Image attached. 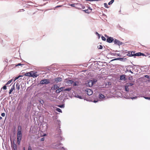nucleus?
Returning a JSON list of instances; mask_svg holds the SVG:
<instances>
[{
    "label": "nucleus",
    "instance_id": "obj_1",
    "mask_svg": "<svg viewBox=\"0 0 150 150\" xmlns=\"http://www.w3.org/2000/svg\"><path fill=\"white\" fill-rule=\"evenodd\" d=\"M97 80L96 79H93L89 80L88 83V86L89 87L92 86L94 84L96 83Z\"/></svg>",
    "mask_w": 150,
    "mask_h": 150
},
{
    "label": "nucleus",
    "instance_id": "obj_2",
    "mask_svg": "<svg viewBox=\"0 0 150 150\" xmlns=\"http://www.w3.org/2000/svg\"><path fill=\"white\" fill-rule=\"evenodd\" d=\"M22 137V133L20 132H18L17 135V141L18 144L20 143L21 141Z\"/></svg>",
    "mask_w": 150,
    "mask_h": 150
},
{
    "label": "nucleus",
    "instance_id": "obj_3",
    "mask_svg": "<svg viewBox=\"0 0 150 150\" xmlns=\"http://www.w3.org/2000/svg\"><path fill=\"white\" fill-rule=\"evenodd\" d=\"M50 83V81L48 79H44L41 80L40 82V84L42 85L48 84Z\"/></svg>",
    "mask_w": 150,
    "mask_h": 150
},
{
    "label": "nucleus",
    "instance_id": "obj_4",
    "mask_svg": "<svg viewBox=\"0 0 150 150\" xmlns=\"http://www.w3.org/2000/svg\"><path fill=\"white\" fill-rule=\"evenodd\" d=\"M30 76L33 78L36 77L38 75L37 74V72H34V71H32L30 72Z\"/></svg>",
    "mask_w": 150,
    "mask_h": 150
},
{
    "label": "nucleus",
    "instance_id": "obj_5",
    "mask_svg": "<svg viewBox=\"0 0 150 150\" xmlns=\"http://www.w3.org/2000/svg\"><path fill=\"white\" fill-rule=\"evenodd\" d=\"M105 36L108 38L107 39V41L109 43H111L114 40V39L112 37H109L106 35H105Z\"/></svg>",
    "mask_w": 150,
    "mask_h": 150
},
{
    "label": "nucleus",
    "instance_id": "obj_6",
    "mask_svg": "<svg viewBox=\"0 0 150 150\" xmlns=\"http://www.w3.org/2000/svg\"><path fill=\"white\" fill-rule=\"evenodd\" d=\"M64 87H61L59 88H58L56 91V93H59L60 92L63 91V89H64Z\"/></svg>",
    "mask_w": 150,
    "mask_h": 150
},
{
    "label": "nucleus",
    "instance_id": "obj_7",
    "mask_svg": "<svg viewBox=\"0 0 150 150\" xmlns=\"http://www.w3.org/2000/svg\"><path fill=\"white\" fill-rule=\"evenodd\" d=\"M114 42V44H117L119 45H121L122 44V42H120L119 41L115 39V40H113Z\"/></svg>",
    "mask_w": 150,
    "mask_h": 150
},
{
    "label": "nucleus",
    "instance_id": "obj_8",
    "mask_svg": "<svg viewBox=\"0 0 150 150\" xmlns=\"http://www.w3.org/2000/svg\"><path fill=\"white\" fill-rule=\"evenodd\" d=\"M93 93V91L91 89H88L86 91L87 94L89 96L92 95Z\"/></svg>",
    "mask_w": 150,
    "mask_h": 150
},
{
    "label": "nucleus",
    "instance_id": "obj_9",
    "mask_svg": "<svg viewBox=\"0 0 150 150\" xmlns=\"http://www.w3.org/2000/svg\"><path fill=\"white\" fill-rule=\"evenodd\" d=\"M11 147L13 150H16V145L14 144H12Z\"/></svg>",
    "mask_w": 150,
    "mask_h": 150
},
{
    "label": "nucleus",
    "instance_id": "obj_10",
    "mask_svg": "<svg viewBox=\"0 0 150 150\" xmlns=\"http://www.w3.org/2000/svg\"><path fill=\"white\" fill-rule=\"evenodd\" d=\"M59 88V87L57 85L55 84L52 87V90H55L56 89H57Z\"/></svg>",
    "mask_w": 150,
    "mask_h": 150
},
{
    "label": "nucleus",
    "instance_id": "obj_11",
    "mask_svg": "<svg viewBox=\"0 0 150 150\" xmlns=\"http://www.w3.org/2000/svg\"><path fill=\"white\" fill-rule=\"evenodd\" d=\"M15 89V86L14 84L12 87H11V89H10L9 91V94H11L12 92Z\"/></svg>",
    "mask_w": 150,
    "mask_h": 150
},
{
    "label": "nucleus",
    "instance_id": "obj_12",
    "mask_svg": "<svg viewBox=\"0 0 150 150\" xmlns=\"http://www.w3.org/2000/svg\"><path fill=\"white\" fill-rule=\"evenodd\" d=\"M62 80V79L61 77L57 78L55 79V81L57 82H58L59 81H61Z\"/></svg>",
    "mask_w": 150,
    "mask_h": 150
},
{
    "label": "nucleus",
    "instance_id": "obj_13",
    "mask_svg": "<svg viewBox=\"0 0 150 150\" xmlns=\"http://www.w3.org/2000/svg\"><path fill=\"white\" fill-rule=\"evenodd\" d=\"M66 83L68 84H72L74 83V81L71 80H67L66 81Z\"/></svg>",
    "mask_w": 150,
    "mask_h": 150
},
{
    "label": "nucleus",
    "instance_id": "obj_14",
    "mask_svg": "<svg viewBox=\"0 0 150 150\" xmlns=\"http://www.w3.org/2000/svg\"><path fill=\"white\" fill-rule=\"evenodd\" d=\"M120 79L121 80H125V75H123L120 76Z\"/></svg>",
    "mask_w": 150,
    "mask_h": 150
},
{
    "label": "nucleus",
    "instance_id": "obj_15",
    "mask_svg": "<svg viewBox=\"0 0 150 150\" xmlns=\"http://www.w3.org/2000/svg\"><path fill=\"white\" fill-rule=\"evenodd\" d=\"M91 10H83V11L85 13L88 14L91 12Z\"/></svg>",
    "mask_w": 150,
    "mask_h": 150
},
{
    "label": "nucleus",
    "instance_id": "obj_16",
    "mask_svg": "<svg viewBox=\"0 0 150 150\" xmlns=\"http://www.w3.org/2000/svg\"><path fill=\"white\" fill-rule=\"evenodd\" d=\"M99 98L100 99H103L105 97L104 95L102 94H100L99 96Z\"/></svg>",
    "mask_w": 150,
    "mask_h": 150
},
{
    "label": "nucleus",
    "instance_id": "obj_17",
    "mask_svg": "<svg viewBox=\"0 0 150 150\" xmlns=\"http://www.w3.org/2000/svg\"><path fill=\"white\" fill-rule=\"evenodd\" d=\"M21 126H18V132H21Z\"/></svg>",
    "mask_w": 150,
    "mask_h": 150
},
{
    "label": "nucleus",
    "instance_id": "obj_18",
    "mask_svg": "<svg viewBox=\"0 0 150 150\" xmlns=\"http://www.w3.org/2000/svg\"><path fill=\"white\" fill-rule=\"evenodd\" d=\"M123 59L122 58H118L116 59H115L112 60H120L121 61L123 60Z\"/></svg>",
    "mask_w": 150,
    "mask_h": 150
},
{
    "label": "nucleus",
    "instance_id": "obj_19",
    "mask_svg": "<svg viewBox=\"0 0 150 150\" xmlns=\"http://www.w3.org/2000/svg\"><path fill=\"white\" fill-rule=\"evenodd\" d=\"M128 87H129L127 85L125 86V90L126 91H129Z\"/></svg>",
    "mask_w": 150,
    "mask_h": 150
},
{
    "label": "nucleus",
    "instance_id": "obj_20",
    "mask_svg": "<svg viewBox=\"0 0 150 150\" xmlns=\"http://www.w3.org/2000/svg\"><path fill=\"white\" fill-rule=\"evenodd\" d=\"M142 53L140 52L136 53L135 54V56H140L142 55Z\"/></svg>",
    "mask_w": 150,
    "mask_h": 150
},
{
    "label": "nucleus",
    "instance_id": "obj_21",
    "mask_svg": "<svg viewBox=\"0 0 150 150\" xmlns=\"http://www.w3.org/2000/svg\"><path fill=\"white\" fill-rule=\"evenodd\" d=\"M16 88L18 90L20 89V85L18 83H17L16 84Z\"/></svg>",
    "mask_w": 150,
    "mask_h": 150
},
{
    "label": "nucleus",
    "instance_id": "obj_22",
    "mask_svg": "<svg viewBox=\"0 0 150 150\" xmlns=\"http://www.w3.org/2000/svg\"><path fill=\"white\" fill-rule=\"evenodd\" d=\"M77 5V4H69V5L71 6L72 7H75L76 8V6Z\"/></svg>",
    "mask_w": 150,
    "mask_h": 150
},
{
    "label": "nucleus",
    "instance_id": "obj_23",
    "mask_svg": "<svg viewBox=\"0 0 150 150\" xmlns=\"http://www.w3.org/2000/svg\"><path fill=\"white\" fill-rule=\"evenodd\" d=\"M75 97H76V98H79L81 99H82V97L81 96H79L78 95H75Z\"/></svg>",
    "mask_w": 150,
    "mask_h": 150
},
{
    "label": "nucleus",
    "instance_id": "obj_24",
    "mask_svg": "<svg viewBox=\"0 0 150 150\" xmlns=\"http://www.w3.org/2000/svg\"><path fill=\"white\" fill-rule=\"evenodd\" d=\"M57 131L59 133V134H61V129L59 128H57Z\"/></svg>",
    "mask_w": 150,
    "mask_h": 150
},
{
    "label": "nucleus",
    "instance_id": "obj_25",
    "mask_svg": "<svg viewBox=\"0 0 150 150\" xmlns=\"http://www.w3.org/2000/svg\"><path fill=\"white\" fill-rule=\"evenodd\" d=\"M13 80V79H11V80L9 81L6 84V85H8L9 84H10L12 81Z\"/></svg>",
    "mask_w": 150,
    "mask_h": 150
},
{
    "label": "nucleus",
    "instance_id": "obj_26",
    "mask_svg": "<svg viewBox=\"0 0 150 150\" xmlns=\"http://www.w3.org/2000/svg\"><path fill=\"white\" fill-rule=\"evenodd\" d=\"M25 75L26 76H30V72L26 73L25 74Z\"/></svg>",
    "mask_w": 150,
    "mask_h": 150
},
{
    "label": "nucleus",
    "instance_id": "obj_27",
    "mask_svg": "<svg viewBox=\"0 0 150 150\" xmlns=\"http://www.w3.org/2000/svg\"><path fill=\"white\" fill-rule=\"evenodd\" d=\"M71 89V88H67L65 89L64 91H69Z\"/></svg>",
    "mask_w": 150,
    "mask_h": 150
},
{
    "label": "nucleus",
    "instance_id": "obj_28",
    "mask_svg": "<svg viewBox=\"0 0 150 150\" xmlns=\"http://www.w3.org/2000/svg\"><path fill=\"white\" fill-rule=\"evenodd\" d=\"M56 110L59 112H62L61 110L59 108H57L56 109Z\"/></svg>",
    "mask_w": 150,
    "mask_h": 150
},
{
    "label": "nucleus",
    "instance_id": "obj_29",
    "mask_svg": "<svg viewBox=\"0 0 150 150\" xmlns=\"http://www.w3.org/2000/svg\"><path fill=\"white\" fill-rule=\"evenodd\" d=\"M114 0H111L110 2L108 3V5H110L112 4V3L114 2Z\"/></svg>",
    "mask_w": 150,
    "mask_h": 150
},
{
    "label": "nucleus",
    "instance_id": "obj_30",
    "mask_svg": "<svg viewBox=\"0 0 150 150\" xmlns=\"http://www.w3.org/2000/svg\"><path fill=\"white\" fill-rule=\"evenodd\" d=\"M98 48L99 49H101L103 48V46L101 45H100L99 46H98Z\"/></svg>",
    "mask_w": 150,
    "mask_h": 150
},
{
    "label": "nucleus",
    "instance_id": "obj_31",
    "mask_svg": "<svg viewBox=\"0 0 150 150\" xmlns=\"http://www.w3.org/2000/svg\"><path fill=\"white\" fill-rule=\"evenodd\" d=\"M128 87L129 86H131L132 85H133V83H127V85Z\"/></svg>",
    "mask_w": 150,
    "mask_h": 150
},
{
    "label": "nucleus",
    "instance_id": "obj_32",
    "mask_svg": "<svg viewBox=\"0 0 150 150\" xmlns=\"http://www.w3.org/2000/svg\"><path fill=\"white\" fill-rule=\"evenodd\" d=\"M131 56H135V54L134 52H131Z\"/></svg>",
    "mask_w": 150,
    "mask_h": 150
},
{
    "label": "nucleus",
    "instance_id": "obj_33",
    "mask_svg": "<svg viewBox=\"0 0 150 150\" xmlns=\"http://www.w3.org/2000/svg\"><path fill=\"white\" fill-rule=\"evenodd\" d=\"M104 5H105V6L107 8H109V7L108 6L107 4L106 3H105L104 4Z\"/></svg>",
    "mask_w": 150,
    "mask_h": 150
},
{
    "label": "nucleus",
    "instance_id": "obj_34",
    "mask_svg": "<svg viewBox=\"0 0 150 150\" xmlns=\"http://www.w3.org/2000/svg\"><path fill=\"white\" fill-rule=\"evenodd\" d=\"M96 34L98 35V38H99L100 37V35L99 34H98L97 32H96Z\"/></svg>",
    "mask_w": 150,
    "mask_h": 150
},
{
    "label": "nucleus",
    "instance_id": "obj_35",
    "mask_svg": "<svg viewBox=\"0 0 150 150\" xmlns=\"http://www.w3.org/2000/svg\"><path fill=\"white\" fill-rule=\"evenodd\" d=\"M101 38L102 40L103 41H105L106 40L105 38L103 36H102Z\"/></svg>",
    "mask_w": 150,
    "mask_h": 150
},
{
    "label": "nucleus",
    "instance_id": "obj_36",
    "mask_svg": "<svg viewBox=\"0 0 150 150\" xmlns=\"http://www.w3.org/2000/svg\"><path fill=\"white\" fill-rule=\"evenodd\" d=\"M130 98L133 100V99H136L137 98V97H136V96L133 97H131Z\"/></svg>",
    "mask_w": 150,
    "mask_h": 150
},
{
    "label": "nucleus",
    "instance_id": "obj_37",
    "mask_svg": "<svg viewBox=\"0 0 150 150\" xmlns=\"http://www.w3.org/2000/svg\"><path fill=\"white\" fill-rule=\"evenodd\" d=\"M29 11H29L28 12V13H30V14H32L31 13H32L33 14H34V13H33V12H32L33 10H29Z\"/></svg>",
    "mask_w": 150,
    "mask_h": 150
},
{
    "label": "nucleus",
    "instance_id": "obj_38",
    "mask_svg": "<svg viewBox=\"0 0 150 150\" xmlns=\"http://www.w3.org/2000/svg\"><path fill=\"white\" fill-rule=\"evenodd\" d=\"M60 145L57 146H55V147L57 148H60L61 146H60Z\"/></svg>",
    "mask_w": 150,
    "mask_h": 150
},
{
    "label": "nucleus",
    "instance_id": "obj_39",
    "mask_svg": "<svg viewBox=\"0 0 150 150\" xmlns=\"http://www.w3.org/2000/svg\"><path fill=\"white\" fill-rule=\"evenodd\" d=\"M77 82H75L74 83V84H73V86H77Z\"/></svg>",
    "mask_w": 150,
    "mask_h": 150
},
{
    "label": "nucleus",
    "instance_id": "obj_40",
    "mask_svg": "<svg viewBox=\"0 0 150 150\" xmlns=\"http://www.w3.org/2000/svg\"><path fill=\"white\" fill-rule=\"evenodd\" d=\"M28 150H32V148H31V147L30 146H28Z\"/></svg>",
    "mask_w": 150,
    "mask_h": 150
},
{
    "label": "nucleus",
    "instance_id": "obj_41",
    "mask_svg": "<svg viewBox=\"0 0 150 150\" xmlns=\"http://www.w3.org/2000/svg\"><path fill=\"white\" fill-rule=\"evenodd\" d=\"M59 107H60L61 108H63L64 107V105H59L58 106Z\"/></svg>",
    "mask_w": 150,
    "mask_h": 150
},
{
    "label": "nucleus",
    "instance_id": "obj_42",
    "mask_svg": "<svg viewBox=\"0 0 150 150\" xmlns=\"http://www.w3.org/2000/svg\"><path fill=\"white\" fill-rule=\"evenodd\" d=\"M40 103L42 104H43L44 103V101L43 100H41L40 101Z\"/></svg>",
    "mask_w": 150,
    "mask_h": 150
},
{
    "label": "nucleus",
    "instance_id": "obj_43",
    "mask_svg": "<svg viewBox=\"0 0 150 150\" xmlns=\"http://www.w3.org/2000/svg\"><path fill=\"white\" fill-rule=\"evenodd\" d=\"M3 88L4 89V90H6L7 88H6V85L4 86L3 87Z\"/></svg>",
    "mask_w": 150,
    "mask_h": 150
},
{
    "label": "nucleus",
    "instance_id": "obj_44",
    "mask_svg": "<svg viewBox=\"0 0 150 150\" xmlns=\"http://www.w3.org/2000/svg\"><path fill=\"white\" fill-rule=\"evenodd\" d=\"M1 115L2 117H4L5 116V113H2L1 114Z\"/></svg>",
    "mask_w": 150,
    "mask_h": 150
},
{
    "label": "nucleus",
    "instance_id": "obj_45",
    "mask_svg": "<svg viewBox=\"0 0 150 150\" xmlns=\"http://www.w3.org/2000/svg\"><path fill=\"white\" fill-rule=\"evenodd\" d=\"M144 98L147 99H149V100H150V98L148 97H144Z\"/></svg>",
    "mask_w": 150,
    "mask_h": 150
},
{
    "label": "nucleus",
    "instance_id": "obj_46",
    "mask_svg": "<svg viewBox=\"0 0 150 150\" xmlns=\"http://www.w3.org/2000/svg\"><path fill=\"white\" fill-rule=\"evenodd\" d=\"M19 78V77H16L15 79H14V81H15L16 80H17V79H18Z\"/></svg>",
    "mask_w": 150,
    "mask_h": 150
},
{
    "label": "nucleus",
    "instance_id": "obj_47",
    "mask_svg": "<svg viewBox=\"0 0 150 150\" xmlns=\"http://www.w3.org/2000/svg\"><path fill=\"white\" fill-rule=\"evenodd\" d=\"M86 6H87L88 7V9H89V10L92 9L90 7L88 6L87 5Z\"/></svg>",
    "mask_w": 150,
    "mask_h": 150
},
{
    "label": "nucleus",
    "instance_id": "obj_48",
    "mask_svg": "<svg viewBox=\"0 0 150 150\" xmlns=\"http://www.w3.org/2000/svg\"><path fill=\"white\" fill-rule=\"evenodd\" d=\"M44 140V138H42L41 139H40V141H43Z\"/></svg>",
    "mask_w": 150,
    "mask_h": 150
},
{
    "label": "nucleus",
    "instance_id": "obj_49",
    "mask_svg": "<svg viewBox=\"0 0 150 150\" xmlns=\"http://www.w3.org/2000/svg\"><path fill=\"white\" fill-rule=\"evenodd\" d=\"M57 121H58V122H58V125H59V127L60 128V127H59V126H60V121H58V120Z\"/></svg>",
    "mask_w": 150,
    "mask_h": 150
},
{
    "label": "nucleus",
    "instance_id": "obj_50",
    "mask_svg": "<svg viewBox=\"0 0 150 150\" xmlns=\"http://www.w3.org/2000/svg\"><path fill=\"white\" fill-rule=\"evenodd\" d=\"M22 64H21V63H19L16 66H21V65H22Z\"/></svg>",
    "mask_w": 150,
    "mask_h": 150
},
{
    "label": "nucleus",
    "instance_id": "obj_51",
    "mask_svg": "<svg viewBox=\"0 0 150 150\" xmlns=\"http://www.w3.org/2000/svg\"><path fill=\"white\" fill-rule=\"evenodd\" d=\"M145 77H146V78H148L149 76L148 75H146V76H145Z\"/></svg>",
    "mask_w": 150,
    "mask_h": 150
},
{
    "label": "nucleus",
    "instance_id": "obj_52",
    "mask_svg": "<svg viewBox=\"0 0 150 150\" xmlns=\"http://www.w3.org/2000/svg\"><path fill=\"white\" fill-rule=\"evenodd\" d=\"M117 56H121L120 54H117Z\"/></svg>",
    "mask_w": 150,
    "mask_h": 150
},
{
    "label": "nucleus",
    "instance_id": "obj_53",
    "mask_svg": "<svg viewBox=\"0 0 150 150\" xmlns=\"http://www.w3.org/2000/svg\"><path fill=\"white\" fill-rule=\"evenodd\" d=\"M129 71L130 72H131V73H132V74H133V72L132 71L130 70Z\"/></svg>",
    "mask_w": 150,
    "mask_h": 150
},
{
    "label": "nucleus",
    "instance_id": "obj_54",
    "mask_svg": "<svg viewBox=\"0 0 150 150\" xmlns=\"http://www.w3.org/2000/svg\"><path fill=\"white\" fill-rule=\"evenodd\" d=\"M61 6H56V8L58 7Z\"/></svg>",
    "mask_w": 150,
    "mask_h": 150
},
{
    "label": "nucleus",
    "instance_id": "obj_55",
    "mask_svg": "<svg viewBox=\"0 0 150 150\" xmlns=\"http://www.w3.org/2000/svg\"><path fill=\"white\" fill-rule=\"evenodd\" d=\"M98 101H96V100H94V103H96Z\"/></svg>",
    "mask_w": 150,
    "mask_h": 150
},
{
    "label": "nucleus",
    "instance_id": "obj_56",
    "mask_svg": "<svg viewBox=\"0 0 150 150\" xmlns=\"http://www.w3.org/2000/svg\"><path fill=\"white\" fill-rule=\"evenodd\" d=\"M21 76H21V75H19L17 77H19V78L20 77H21Z\"/></svg>",
    "mask_w": 150,
    "mask_h": 150
},
{
    "label": "nucleus",
    "instance_id": "obj_57",
    "mask_svg": "<svg viewBox=\"0 0 150 150\" xmlns=\"http://www.w3.org/2000/svg\"><path fill=\"white\" fill-rule=\"evenodd\" d=\"M88 1H94V0H88Z\"/></svg>",
    "mask_w": 150,
    "mask_h": 150
},
{
    "label": "nucleus",
    "instance_id": "obj_58",
    "mask_svg": "<svg viewBox=\"0 0 150 150\" xmlns=\"http://www.w3.org/2000/svg\"><path fill=\"white\" fill-rule=\"evenodd\" d=\"M144 54L142 53V55L144 56Z\"/></svg>",
    "mask_w": 150,
    "mask_h": 150
},
{
    "label": "nucleus",
    "instance_id": "obj_59",
    "mask_svg": "<svg viewBox=\"0 0 150 150\" xmlns=\"http://www.w3.org/2000/svg\"><path fill=\"white\" fill-rule=\"evenodd\" d=\"M2 119V117H0V119Z\"/></svg>",
    "mask_w": 150,
    "mask_h": 150
},
{
    "label": "nucleus",
    "instance_id": "obj_60",
    "mask_svg": "<svg viewBox=\"0 0 150 150\" xmlns=\"http://www.w3.org/2000/svg\"><path fill=\"white\" fill-rule=\"evenodd\" d=\"M23 149H24V150H25V148H24H24H23Z\"/></svg>",
    "mask_w": 150,
    "mask_h": 150
},
{
    "label": "nucleus",
    "instance_id": "obj_61",
    "mask_svg": "<svg viewBox=\"0 0 150 150\" xmlns=\"http://www.w3.org/2000/svg\"><path fill=\"white\" fill-rule=\"evenodd\" d=\"M62 148H63V149H64V148H63V147H62Z\"/></svg>",
    "mask_w": 150,
    "mask_h": 150
},
{
    "label": "nucleus",
    "instance_id": "obj_62",
    "mask_svg": "<svg viewBox=\"0 0 150 150\" xmlns=\"http://www.w3.org/2000/svg\"><path fill=\"white\" fill-rule=\"evenodd\" d=\"M45 135H46V134H44V136H45Z\"/></svg>",
    "mask_w": 150,
    "mask_h": 150
},
{
    "label": "nucleus",
    "instance_id": "obj_63",
    "mask_svg": "<svg viewBox=\"0 0 150 150\" xmlns=\"http://www.w3.org/2000/svg\"><path fill=\"white\" fill-rule=\"evenodd\" d=\"M110 83H108V85H109Z\"/></svg>",
    "mask_w": 150,
    "mask_h": 150
}]
</instances>
